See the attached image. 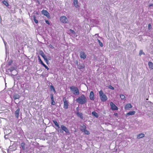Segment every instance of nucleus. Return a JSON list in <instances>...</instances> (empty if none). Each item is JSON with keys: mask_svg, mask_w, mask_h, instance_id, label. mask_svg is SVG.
<instances>
[{"mask_svg": "<svg viewBox=\"0 0 153 153\" xmlns=\"http://www.w3.org/2000/svg\"><path fill=\"white\" fill-rule=\"evenodd\" d=\"M76 101L79 104L83 105L87 102V100L85 96L82 94L76 100Z\"/></svg>", "mask_w": 153, "mask_h": 153, "instance_id": "nucleus-1", "label": "nucleus"}, {"mask_svg": "<svg viewBox=\"0 0 153 153\" xmlns=\"http://www.w3.org/2000/svg\"><path fill=\"white\" fill-rule=\"evenodd\" d=\"M70 89L71 91L75 95H78L79 94V92L78 88L74 86L70 87Z\"/></svg>", "mask_w": 153, "mask_h": 153, "instance_id": "nucleus-2", "label": "nucleus"}, {"mask_svg": "<svg viewBox=\"0 0 153 153\" xmlns=\"http://www.w3.org/2000/svg\"><path fill=\"white\" fill-rule=\"evenodd\" d=\"M99 93L100 99L102 101L105 102L107 100V97L104 94L102 90L99 92Z\"/></svg>", "mask_w": 153, "mask_h": 153, "instance_id": "nucleus-3", "label": "nucleus"}, {"mask_svg": "<svg viewBox=\"0 0 153 153\" xmlns=\"http://www.w3.org/2000/svg\"><path fill=\"white\" fill-rule=\"evenodd\" d=\"M60 20L62 23L64 24H67L68 23V20L65 16H62L60 17Z\"/></svg>", "mask_w": 153, "mask_h": 153, "instance_id": "nucleus-4", "label": "nucleus"}, {"mask_svg": "<svg viewBox=\"0 0 153 153\" xmlns=\"http://www.w3.org/2000/svg\"><path fill=\"white\" fill-rule=\"evenodd\" d=\"M62 130L64 131L67 134H70V132L68 128L64 125H61L60 126Z\"/></svg>", "mask_w": 153, "mask_h": 153, "instance_id": "nucleus-5", "label": "nucleus"}, {"mask_svg": "<svg viewBox=\"0 0 153 153\" xmlns=\"http://www.w3.org/2000/svg\"><path fill=\"white\" fill-rule=\"evenodd\" d=\"M63 103H64V106L63 108L65 109H67L68 108V106L69 105V102L66 100V98H65L63 99Z\"/></svg>", "mask_w": 153, "mask_h": 153, "instance_id": "nucleus-6", "label": "nucleus"}, {"mask_svg": "<svg viewBox=\"0 0 153 153\" xmlns=\"http://www.w3.org/2000/svg\"><path fill=\"white\" fill-rule=\"evenodd\" d=\"M110 104L112 110H118V107L112 102H111L110 103Z\"/></svg>", "mask_w": 153, "mask_h": 153, "instance_id": "nucleus-7", "label": "nucleus"}, {"mask_svg": "<svg viewBox=\"0 0 153 153\" xmlns=\"http://www.w3.org/2000/svg\"><path fill=\"white\" fill-rule=\"evenodd\" d=\"M42 13L46 16L48 18L50 17V15L48 12L46 10H43L42 11Z\"/></svg>", "mask_w": 153, "mask_h": 153, "instance_id": "nucleus-8", "label": "nucleus"}, {"mask_svg": "<svg viewBox=\"0 0 153 153\" xmlns=\"http://www.w3.org/2000/svg\"><path fill=\"white\" fill-rule=\"evenodd\" d=\"M80 56L81 58L85 59L86 57V55L84 52L81 51L80 52Z\"/></svg>", "mask_w": 153, "mask_h": 153, "instance_id": "nucleus-9", "label": "nucleus"}, {"mask_svg": "<svg viewBox=\"0 0 153 153\" xmlns=\"http://www.w3.org/2000/svg\"><path fill=\"white\" fill-rule=\"evenodd\" d=\"M77 65V68L79 69H83L85 67L84 64H78V62H76V63Z\"/></svg>", "mask_w": 153, "mask_h": 153, "instance_id": "nucleus-10", "label": "nucleus"}, {"mask_svg": "<svg viewBox=\"0 0 153 153\" xmlns=\"http://www.w3.org/2000/svg\"><path fill=\"white\" fill-rule=\"evenodd\" d=\"M89 98L91 100H94V93L92 91H91L90 93Z\"/></svg>", "mask_w": 153, "mask_h": 153, "instance_id": "nucleus-11", "label": "nucleus"}, {"mask_svg": "<svg viewBox=\"0 0 153 153\" xmlns=\"http://www.w3.org/2000/svg\"><path fill=\"white\" fill-rule=\"evenodd\" d=\"M73 4L74 6L75 7L78 8L79 7V6L77 0H74Z\"/></svg>", "mask_w": 153, "mask_h": 153, "instance_id": "nucleus-12", "label": "nucleus"}, {"mask_svg": "<svg viewBox=\"0 0 153 153\" xmlns=\"http://www.w3.org/2000/svg\"><path fill=\"white\" fill-rule=\"evenodd\" d=\"M20 109L19 108L15 112V116L17 118H18L19 117V114Z\"/></svg>", "mask_w": 153, "mask_h": 153, "instance_id": "nucleus-13", "label": "nucleus"}, {"mask_svg": "<svg viewBox=\"0 0 153 153\" xmlns=\"http://www.w3.org/2000/svg\"><path fill=\"white\" fill-rule=\"evenodd\" d=\"M86 127L84 125H81L80 126V130L82 131L83 132L86 129Z\"/></svg>", "mask_w": 153, "mask_h": 153, "instance_id": "nucleus-14", "label": "nucleus"}, {"mask_svg": "<svg viewBox=\"0 0 153 153\" xmlns=\"http://www.w3.org/2000/svg\"><path fill=\"white\" fill-rule=\"evenodd\" d=\"M132 107V106L131 104L130 103H128L126 105L125 108L126 109L128 110L129 108H131Z\"/></svg>", "mask_w": 153, "mask_h": 153, "instance_id": "nucleus-15", "label": "nucleus"}, {"mask_svg": "<svg viewBox=\"0 0 153 153\" xmlns=\"http://www.w3.org/2000/svg\"><path fill=\"white\" fill-rule=\"evenodd\" d=\"M135 112L134 111H130L126 114L127 115H133L135 114Z\"/></svg>", "mask_w": 153, "mask_h": 153, "instance_id": "nucleus-16", "label": "nucleus"}, {"mask_svg": "<svg viewBox=\"0 0 153 153\" xmlns=\"http://www.w3.org/2000/svg\"><path fill=\"white\" fill-rule=\"evenodd\" d=\"M145 136V134L143 133H141L139 134L137 137V138L138 139L142 138Z\"/></svg>", "mask_w": 153, "mask_h": 153, "instance_id": "nucleus-17", "label": "nucleus"}, {"mask_svg": "<svg viewBox=\"0 0 153 153\" xmlns=\"http://www.w3.org/2000/svg\"><path fill=\"white\" fill-rule=\"evenodd\" d=\"M148 65L149 68L151 69H153V64L152 62H148Z\"/></svg>", "mask_w": 153, "mask_h": 153, "instance_id": "nucleus-18", "label": "nucleus"}, {"mask_svg": "<svg viewBox=\"0 0 153 153\" xmlns=\"http://www.w3.org/2000/svg\"><path fill=\"white\" fill-rule=\"evenodd\" d=\"M20 97V96L17 94H15L13 96V98L15 100L19 99Z\"/></svg>", "mask_w": 153, "mask_h": 153, "instance_id": "nucleus-19", "label": "nucleus"}, {"mask_svg": "<svg viewBox=\"0 0 153 153\" xmlns=\"http://www.w3.org/2000/svg\"><path fill=\"white\" fill-rule=\"evenodd\" d=\"M92 114L93 116H95L97 118L99 116L98 114L94 111H93L92 112Z\"/></svg>", "mask_w": 153, "mask_h": 153, "instance_id": "nucleus-20", "label": "nucleus"}, {"mask_svg": "<svg viewBox=\"0 0 153 153\" xmlns=\"http://www.w3.org/2000/svg\"><path fill=\"white\" fill-rule=\"evenodd\" d=\"M76 114H77V116L78 117H79L81 119H83V116L82 114V113H79V112H78Z\"/></svg>", "mask_w": 153, "mask_h": 153, "instance_id": "nucleus-21", "label": "nucleus"}, {"mask_svg": "<svg viewBox=\"0 0 153 153\" xmlns=\"http://www.w3.org/2000/svg\"><path fill=\"white\" fill-rule=\"evenodd\" d=\"M53 122L54 123L55 125L58 128H60V126L59 124L56 121L53 120Z\"/></svg>", "mask_w": 153, "mask_h": 153, "instance_id": "nucleus-22", "label": "nucleus"}, {"mask_svg": "<svg viewBox=\"0 0 153 153\" xmlns=\"http://www.w3.org/2000/svg\"><path fill=\"white\" fill-rule=\"evenodd\" d=\"M25 144L24 143H22L20 144L21 147L24 150L25 149Z\"/></svg>", "mask_w": 153, "mask_h": 153, "instance_id": "nucleus-23", "label": "nucleus"}, {"mask_svg": "<svg viewBox=\"0 0 153 153\" xmlns=\"http://www.w3.org/2000/svg\"><path fill=\"white\" fill-rule=\"evenodd\" d=\"M2 2L3 4H4L5 6L7 7L9 5L8 3V2L4 0L2 1Z\"/></svg>", "mask_w": 153, "mask_h": 153, "instance_id": "nucleus-24", "label": "nucleus"}, {"mask_svg": "<svg viewBox=\"0 0 153 153\" xmlns=\"http://www.w3.org/2000/svg\"><path fill=\"white\" fill-rule=\"evenodd\" d=\"M50 88L51 91H53L54 93L56 92V91L54 88L53 85H51L50 86Z\"/></svg>", "mask_w": 153, "mask_h": 153, "instance_id": "nucleus-25", "label": "nucleus"}, {"mask_svg": "<svg viewBox=\"0 0 153 153\" xmlns=\"http://www.w3.org/2000/svg\"><path fill=\"white\" fill-rule=\"evenodd\" d=\"M42 56L43 57V58H44V60H45V61L46 62H48V60H47V59L46 57V56H45V55H44V54H43V55H42Z\"/></svg>", "mask_w": 153, "mask_h": 153, "instance_id": "nucleus-26", "label": "nucleus"}, {"mask_svg": "<svg viewBox=\"0 0 153 153\" xmlns=\"http://www.w3.org/2000/svg\"><path fill=\"white\" fill-rule=\"evenodd\" d=\"M98 42L99 43V44L100 45V46L101 47H102L103 46V43L101 42L100 40L98 39H97Z\"/></svg>", "mask_w": 153, "mask_h": 153, "instance_id": "nucleus-27", "label": "nucleus"}, {"mask_svg": "<svg viewBox=\"0 0 153 153\" xmlns=\"http://www.w3.org/2000/svg\"><path fill=\"white\" fill-rule=\"evenodd\" d=\"M38 60H39V62H40V64L41 65H43V64H44L43 62L42 61L41 59H40V57L39 56H38Z\"/></svg>", "mask_w": 153, "mask_h": 153, "instance_id": "nucleus-28", "label": "nucleus"}, {"mask_svg": "<svg viewBox=\"0 0 153 153\" xmlns=\"http://www.w3.org/2000/svg\"><path fill=\"white\" fill-rule=\"evenodd\" d=\"M83 132H84L85 134H87V135H89L90 134L89 132L86 129L84 131H83Z\"/></svg>", "mask_w": 153, "mask_h": 153, "instance_id": "nucleus-29", "label": "nucleus"}, {"mask_svg": "<svg viewBox=\"0 0 153 153\" xmlns=\"http://www.w3.org/2000/svg\"><path fill=\"white\" fill-rule=\"evenodd\" d=\"M142 54H143V55H144L145 54V53H144L143 52V50H140V52H139V55H140V56H141V55H142Z\"/></svg>", "mask_w": 153, "mask_h": 153, "instance_id": "nucleus-30", "label": "nucleus"}, {"mask_svg": "<svg viewBox=\"0 0 153 153\" xmlns=\"http://www.w3.org/2000/svg\"><path fill=\"white\" fill-rule=\"evenodd\" d=\"M120 97L121 99L122 100H123L125 98V96L123 94H120Z\"/></svg>", "mask_w": 153, "mask_h": 153, "instance_id": "nucleus-31", "label": "nucleus"}, {"mask_svg": "<svg viewBox=\"0 0 153 153\" xmlns=\"http://www.w3.org/2000/svg\"><path fill=\"white\" fill-rule=\"evenodd\" d=\"M33 20L37 24L38 23V21L36 19L35 16H33Z\"/></svg>", "mask_w": 153, "mask_h": 153, "instance_id": "nucleus-32", "label": "nucleus"}, {"mask_svg": "<svg viewBox=\"0 0 153 153\" xmlns=\"http://www.w3.org/2000/svg\"><path fill=\"white\" fill-rule=\"evenodd\" d=\"M42 65H43L45 67V68L48 70L49 69L48 68L45 64H43Z\"/></svg>", "mask_w": 153, "mask_h": 153, "instance_id": "nucleus-33", "label": "nucleus"}, {"mask_svg": "<svg viewBox=\"0 0 153 153\" xmlns=\"http://www.w3.org/2000/svg\"><path fill=\"white\" fill-rule=\"evenodd\" d=\"M51 98L52 101L54 100L53 98V95L52 94H51Z\"/></svg>", "mask_w": 153, "mask_h": 153, "instance_id": "nucleus-34", "label": "nucleus"}, {"mask_svg": "<svg viewBox=\"0 0 153 153\" xmlns=\"http://www.w3.org/2000/svg\"><path fill=\"white\" fill-rule=\"evenodd\" d=\"M51 103L52 105H55V103L54 101V100L52 101V102H51Z\"/></svg>", "mask_w": 153, "mask_h": 153, "instance_id": "nucleus-35", "label": "nucleus"}, {"mask_svg": "<svg viewBox=\"0 0 153 153\" xmlns=\"http://www.w3.org/2000/svg\"><path fill=\"white\" fill-rule=\"evenodd\" d=\"M152 26L151 25L149 24L148 25V29L149 30H150L151 29Z\"/></svg>", "mask_w": 153, "mask_h": 153, "instance_id": "nucleus-36", "label": "nucleus"}, {"mask_svg": "<svg viewBox=\"0 0 153 153\" xmlns=\"http://www.w3.org/2000/svg\"><path fill=\"white\" fill-rule=\"evenodd\" d=\"M45 22L46 23H47V24H48V25H50L49 22L48 20H45Z\"/></svg>", "mask_w": 153, "mask_h": 153, "instance_id": "nucleus-37", "label": "nucleus"}, {"mask_svg": "<svg viewBox=\"0 0 153 153\" xmlns=\"http://www.w3.org/2000/svg\"><path fill=\"white\" fill-rule=\"evenodd\" d=\"M4 138H5V139H7L8 138L7 135V134L5 135L4 136Z\"/></svg>", "mask_w": 153, "mask_h": 153, "instance_id": "nucleus-38", "label": "nucleus"}, {"mask_svg": "<svg viewBox=\"0 0 153 153\" xmlns=\"http://www.w3.org/2000/svg\"><path fill=\"white\" fill-rule=\"evenodd\" d=\"M49 46L50 48H51L52 49H53L54 48V47H53V46L51 45H50Z\"/></svg>", "mask_w": 153, "mask_h": 153, "instance_id": "nucleus-39", "label": "nucleus"}, {"mask_svg": "<svg viewBox=\"0 0 153 153\" xmlns=\"http://www.w3.org/2000/svg\"><path fill=\"white\" fill-rule=\"evenodd\" d=\"M11 61H9L8 63V66H10L11 65Z\"/></svg>", "mask_w": 153, "mask_h": 153, "instance_id": "nucleus-40", "label": "nucleus"}, {"mask_svg": "<svg viewBox=\"0 0 153 153\" xmlns=\"http://www.w3.org/2000/svg\"><path fill=\"white\" fill-rule=\"evenodd\" d=\"M109 88L110 89H112V90H114V88L113 87H112V86H111L109 87Z\"/></svg>", "mask_w": 153, "mask_h": 153, "instance_id": "nucleus-41", "label": "nucleus"}, {"mask_svg": "<svg viewBox=\"0 0 153 153\" xmlns=\"http://www.w3.org/2000/svg\"><path fill=\"white\" fill-rule=\"evenodd\" d=\"M14 68H13L12 69H9L10 70V71H12L14 70Z\"/></svg>", "mask_w": 153, "mask_h": 153, "instance_id": "nucleus-42", "label": "nucleus"}, {"mask_svg": "<svg viewBox=\"0 0 153 153\" xmlns=\"http://www.w3.org/2000/svg\"><path fill=\"white\" fill-rule=\"evenodd\" d=\"M70 31L72 33H75V32L74 31V30H71V29H70Z\"/></svg>", "mask_w": 153, "mask_h": 153, "instance_id": "nucleus-43", "label": "nucleus"}, {"mask_svg": "<svg viewBox=\"0 0 153 153\" xmlns=\"http://www.w3.org/2000/svg\"><path fill=\"white\" fill-rule=\"evenodd\" d=\"M58 131H59L61 133H63V131H62V130H58Z\"/></svg>", "mask_w": 153, "mask_h": 153, "instance_id": "nucleus-44", "label": "nucleus"}, {"mask_svg": "<svg viewBox=\"0 0 153 153\" xmlns=\"http://www.w3.org/2000/svg\"><path fill=\"white\" fill-rule=\"evenodd\" d=\"M152 4L150 5H149V7L151 6H152Z\"/></svg>", "mask_w": 153, "mask_h": 153, "instance_id": "nucleus-45", "label": "nucleus"}, {"mask_svg": "<svg viewBox=\"0 0 153 153\" xmlns=\"http://www.w3.org/2000/svg\"><path fill=\"white\" fill-rule=\"evenodd\" d=\"M96 35H98V34H96L95 35V36H96Z\"/></svg>", "mask_w": 153, "mask_h": 153, "instance_id": "nucleus-46", "label": "nucleus"}, {"mask_svg": "<svg viewBox=\"0 0 153 153\" xmlns=\"http://www.w3.org/2000/svg\"><path fill=\"white\" fill-rule=\"evenodd\" d=\"M117 113H116V114H115V115H117Z\"/></svg>", "mask_w": 153, "mask_h": 153, "instance_id": "nucleus-47", "label": "nucleus"}]
</instances>
